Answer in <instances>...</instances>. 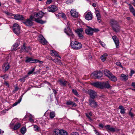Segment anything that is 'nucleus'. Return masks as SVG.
Here are the masks:
<instances>
[{
  "label": "nucleus",
  "instance_id": "nucleus-1",
  "mask_svg": "<svg viewBox=\"0 0 135 135\" xmlns=\"http://www.w3.org/2000/svg\"><path fill=\"white\" fill-rule=\"evenodd\" d=\"M46 13H44L42 11L39 12L37 13H34L33 17L35 19V21L38 23L42 24L45 23L46 22V21H43L39 19L42 18L44 14Z\"/></svg>",
  "mask_w": 135,
  "mask_h": 135
},
{
  "label": "nucleus",
  "instance_id": "nucleus-2",
  "mask_svg": "<svg viewBox=\"0 0 135 135\" xmlns=\"http://www.w3.org/2000/svg\"><path fill=\"white\" fill-rule=\"evenodd\" d=\"M92 85L94 86L101 89H103L105 88L108 89L110 87L107 81L104 82H97L93 83Z\"/></svg>",
  "mask_w": 135,
  "mask_h": 135
},
{
  "label": "nucleus",
  "instance_id": "nucleus-3",
  "mask_svg": "<svg viewBox=\"0 0 135 135\" xmlns=\"http://www.w3.org/2000/svg\"><path fill=\"white\" fill-rule=\"evenodd\" d=\"M18 119L16 118L14 119L10 123V127L14 130L18 129L21 126V124L18 122Z\"/></svg>",
  "mask_w": 135,
  "mask_h": 135
},
{
  "label": "nucleus",
  "instance_id": "nucleus-4",
  "mask_svg": "<svg viewBox=\"0 0 135 135\" xmlns=\"http://www.w3.org/2000/svg\"><path fill=\"white\" fill-rule=\"evenodd\" d=\"M71 47L75 50H78L82 47L81 44L76 41H72L70 44Z\"/></svg>",
  "mask_w": 135,
  "mask_h": 135
},
{
  "label": "nucleus",
  "instance_id": "nucleus-5",
  "mask_svg": "<svg viewBox=\"0 0 135 135\" xmlns=\"http://www.w3.org/2000/svg\"><path fill=\"white\" fill-rule=\"evenodd\" d=\"M13 32L17 35H18L20 33V27L17 24H13Z\"/></svg>",
  "mask_w": 135,
  "mask_h": 135
},
{
  "label": "nucleus",
  "instance_id": "nucleus-6",
  "mask_svg": "<svg viewBox=\"0 0 135 135\" xmlns=\"http://www.w3.org/2000/svg\"><path fill=\"white\" fill-rule=\"evenodd\" d=\"M110 24L112 27L113 29L116 32H118V25L117 22L114 20H111Z\"/></svg>",
  "mask_w": 135,
  "mask_h": 135
},
{
  "label": "nucleus",
  "instance_id": "nucleus-7",
  "mask_svg": "<svg viewBox=\"0 0 135 135\" xmlns=\"http://www.w3.org/2000/svg\"><path fill=\"white\" fill-rule=\"evenodd\" d=\"M103 75L102 72L101 71H95L94 72L91 74V76H94V78H96L99 79L102 77Z\"/></svg>",
  "mask_w": 135,
  "mask_h": 135
},
{
  "label": "nucleus",
  "instance_id": "nucleus-8",
  "mask_svg": "<svg viewBox=\"0 0 135 135\" xmlns=\"http://www.w3.org/2000/svg\"><path fill=\"white\" fill-rule=\"evenodd\" d=\"M38 40L43 45H46L48 42L43 36L41 35L38 36Z\"/></svg>",
  "mask_w": 135,
  "mask_h": 135
},
{
  "label": "nucleus",
  "instance_id": "nucleus-9",
  "mask_svg": "<svg viewBox=\"0 0 135 135\" xmlns=\"http://www.w3.org/2000/svg\"><path fill=\"white\" fill-rule=\"evenodd\" d=\"M94 99H89V105L91 107L96 108L98 106L97 103L94 100Z\"/></svg>",
  "mask_w": 135,
  "mask_h": 135
},
{
  "label": "nucleus",
  "instance_id": "nucleus-10",
  "mask_svg": "<svg viewBox=\"0 0 135 135\" xmlns=\"http://www.w3.org/2000/svg\"><path fill=\"white\" fill-rule=\"evenodd\" d=\"M88 93L90 95V98L89 99H95L97 94L95 91L92 90H89Z\"/></svg>",
  "mask_w": 135,
  "mask_h": 135
},
{
  "label": "nucleus",
  "instance_id": "nucleus-11",
  "mask_svg": "<svg viewBox=\"0 0 135 135\" xmlns=\"http://www.w3.org/2000/svg\"><path fill=\"white\" fill-rule=\"evenodd\" d=\"M54 132H56L57 133L61 135H68L67 132L62 129L59 130L58 129H56L55 130Z\"/></svg>",
  "mask_w": 135,
  "mask_h": 135
},
{
  "label": "nucleus",
  "instance_id": "nucleus-12",
  "mask_svg": "<svg viewBox=\"0 0 135 135\" xmlns=\"http://www.w3.org/2000/svg\"><path fill=\"white\" fill-rule=\"evenodd\" d=\"M71 16L74 18H76L78 17V12L76 11L75 9H73L70 11Z\"/></svg>",
  "mask_w": 135,
  "mask_h": 135
},
{
  "label": "nucleus",
  "instance_id": "nucleus-13",
  "mask_svg": "<svg viewBox=\"0 0 135 135\" xmlns=\"http://www.w3.org/2000/svg\"><path fill=\"white\" fill-rule=\"evenodd\" d=\"M31 50L30 47V46L26 47L25 46V44H23L22 46L21 47V51H24L28 52Z\"/></svg>",
  "mask_w": 135,
  "mask_h": 135
},
{
  "label": "nucleus",
  "instance_id": "nucleus-14",
  "mask_svg": "<svg viewBox=\"0 0 135 135\" xmlns=\"http://www.w3.org/2000/svg\"><path fill=\"white\" fill-rule=\"evenodd\" d=\"M58 82L59 83L60 85L61 86H65L67 83H68V81L65 80L63 78L59 79L58 80Z\"/></svg>",
  "mask_w": 135,
  "mask_h": 135
},
{
  "label": "nucleus",
  "instance_id": "nucleus-15",
  "mask_svg": "<svg viewBox=\"0 0 135 135\" xmlns=\"http://www.w3.org/2000/svg\"><path fill=\"white\" fill-rule=\"evenodd\" d=\"M57 9V7L54 5L50 6L47 8L48 11L50 12H54L56 11Z\"/></svg>",
  "mask_w": 135,
  "mask_h": 135
},
{
  "label": "nucleus",
  "instance_id": "nucleus-16",
  "mask_svg": "<svg viewBox=\"0 0 135 135\" xmlns=\"http://www.w3.org/2000/svg\"><path fill=\"white\" fill-rule=\"evenodd\" d=\"M93 18V16L90 12H88L85 16V19L88 20H92Z\"/></svg>",
  "mask_w": 135,
  "mask_h": 135
},
{
  "label": "nucleus",
  "instance_id": "nucleus-17",
  "mask_svg": "<svg viewBox=\"0 0 135 135\" xmlns=\"http://www.w3.org/2000/svg\"><path fill=\"white\" fill-rule=\"evenodd\" d=\"M85 32L86 34L92 36L93 34V32L92 31V28L90 27H88V28L86 29Z\"/></svg>",
  "mask_w": 135,
  "mask_h": 135
},
{
  "label": "nucleus",
  "instance_id": "nucleus-18",
  "mask_svg": "<svg viewBox=\"0 0 135 135\" xmlns=\"http://www.w3.org/2000/svg\"><path fill=\"white\" fill-rule=\"evenodd\" d=\"M64 32L69 36H70V39L72 38H74V35L73 33L71 30L67 31L66 29L65 28L64 29Z\"/></svg>",
  "mask_w": 135,
  "mask_h": 135
},
{
  "label": "nucleus",
  "instance_id": "nucleus-19",
  "mask_svg": "<svg viewBox=\"0 0 135 135\" xmlns=\"http://www.w3.org/2000/svg\"><path fill=\"white\" fill-rule=\"evenodd\" d=\"M10 67L9 64L8 62L4 64L2 66L3 69L5 71H7Z\"/></svg>",
  "mask_w": 135,
  "mask_h": 135
},
{
  "label": "nucleus",
  "instance_id": "nucleus-20",
  "mask_svg": "<svg viewBox=\"0 0 135 135\" xmlns=\"http://www.w3.org/2000/svg\"><path fill=\"white\" fill-rule=\"evenodd\" d=\"M13 16H14V18L15 20H22L24 19V17L21 15L18 14L14 15Z\"/></svg>",
  "mask_w": 135,
  "mask_h": 135
},
{
  "label": "nucleus",
  "instance_id": "nucleus-21",
  "mask_svg": "<svg viewBox=\"0 0 135 135\" xmlns=\"http://www.w3.org/2000/svg\"><path fill=\"white\" fill-rule=\"evenodd\" d=\"M23 23L27 26H32L33 25L32 22L29 19H28L25 21L23 22Z\"/></svg>",
  "mask_w": 135,
  "mask_h": 135
},
{
  "label": "nucleus",
  "instance_id": "nucleus-22",
  "mask_svg": "<svg viewBox=\"0 0 135 135\" xmlns=\"http://www.w3.org/2000/svg\"><path fill=\"white\" fill-rule=\"evenodd\" d=\"M129 9L130 12L135 17V10L133 6L130 4H129Z\"/></svg>",
  "mask_w": 135,
  "mask_h": 135
},
{
  "label": "nucleus",
  "instance_id": "nucleus-23",
  "mask_svg": "<svg viewBox=\"0 0 135 135\" xmlns=\"http://www.w3.org/2000/svg\"><path fill=\"white\" fill-rule=\"evenodd\" d=\"M49 58H50L49 59L50 60H51L54 62L56 64H60L61 63V60L60 59H52L51 57L50 56H49Z\"/></svg>",
  "mask_w": 135,
  "mask_h": 135
},
{
  "label": "nucleus",
  "instance_id": "nucleus-24",
  "mask_svg": "<svg viewBox=\"0 0 135 135\" xmlns=\"http://www.w3.org/2000/svg\"><path fill=\"white\" fill-rule=\"evenodd\" d=\"M108 78L112 81H115L117 80L116 77L113 75L112 74L108 77Z\"/></svg>",
  "mask_w": 135,
  "mask_h": 135
},
{
  "label": "nucleus",
  "instance_id": "nucleus-25",
  "mask_svg": "<svg viewBox=\"0 0 135 135\" xmlns=\"http://www.w3.org/2000/svg\"><path fill=\"white\" fill-rule=\"evenodd\" d=\"M18 45L19 44L18 43H15L12 47L11 48V50L15 51L16 50Z\"/></svg>",
  "mask_w": 135,
  "mask_h": 135
},
{
  "label": "nucleus",
  "instance_id": "nucleus-26",
  "mask_svg": "<svg viewBox=\"0 0 135 135\" xmlns=\"http://www.w3.org/2000/svg\"><path fill=\"white\" fill-rule=\"evenodd\" d=\"M112 38L115 44L116 47H117L118 46V40H117V37L115 36H114L112 37Z\"/></svg>",
  "mask_w": 135,
  "mask_h": 135
},
{
  "label": "nucleus",
  "instance_id": "nucleus-27",
  "mask_svg": "<svg viewBox=\"0 0 135 135\" xmlns=\"http://www.w3.org/2000/svg\"><path fill=\"white\" fill-rule=\"evenodd\" d=\"M104 73L105 75L108 77L112 74L110 71L107 69L104 70Z\"/></svg>",
  "mask_w": 135,
  "mask_h": 135
},
{
  "label": "nucleus",
  "instance_id": "nucleus-28",
  "mask_svg": "<svg viewBox=\"0 0 135 135\" xmlns=\"http://www.w3.org/2000/svg\"><path fill=\"white\" fill-rule=\"evenodd\" d=\"M119 109H120V113L121 114H124L125 113V109L122 106H119Z\"/></svg>",
  "mask_w": 135,
  "mask_h": 135
},
{
  "label": "nucleus",
  "instance_id": "nucleus-29",
  "mask_svg": "<svg viewBox=\"0 0 135 135\" xmlns=\"http://www.w3.org/2000/svg\"><path fill=\"white\" fill-rule=\"evenodd\" d=\"M33 59L32 58H29L28 57H26L25 62L26 63L29 62L30 63H33Z\"/></svg>",
  "mask_w": 135,
  "mask_h": 135
},
{
  "label": "nucleus",
  "instance_id": "nucleus-30",
  "mask_svg": "<svg viewBox=\"0 0 135 135\" xmlns=\"http://www.w3.org/2000/svg\"><path fill=\"white\" fill-rule=\"evenodd\" d=\"M121 78L123 80L126 81L128 79V77L127 76H126L124 74H122L121 76Z\"/></svg>",
  "mask_w": 135,
  "mask_h": 135
},
{
  "label": "nucleus",
  "instance_id": "nucleus-31",
  "mask_svg": "<svg viewBox=\"0 0 135 135\" xmlns=\"http://www.w3.org/2000/svg\"><path fill=\"white\" fill-rule=\"evenodd\" d=\"M55 116V114L54 112H50L49 115V116L50 118L52 119Z\"/></svg>",
  "mask_w": 135,
  "mask_h": 135
},
{
  "label": "nucleus",
  "instance_id": "nucleus-32",
  "mask_svg": "<svg viewBox=\"0 0 135 135\" xmlns=\"http://www.w3.org/2000/svg\"><path fill=\"white\" fill-rule=\"evenodd\" d=\"M20 131L22 134H24L26 131V128L25 127H23L21 129Z\"/></svg>",
  "mask_w": 135,
  "mask_h": 135
},
{
  "label": "nucleus",
  "instance_id": "nucleus-33",
  "mask_svg": "<svg viewBox=\"0 0 135 135\" xmlns=\"http://www.w3.org/2000/svg\"><path fill=\"white\" fill-rule=\"evenodd\" d=\"M28 76V75H25L22 78H20L19 79V80L21 82L23 83L26 80L25 78L27 77Z\"/></svg>",
  "mask_w": 135,
  "mask_h": 135
},
{
  "label": "nucleus",
  "instance_id": "nucleus-34",
  "mask_svg": "<svg viewBox=\"0 0 135 135\" xmlns=\"http://www.w3.org/2000/svg\"><path fill=\"white\" fill-rule=\"evenodd\" d=\"M58 16H61L62 18L65 19L66 18V15L63 13H59L58 14Z\"/></svg>",
  "mask_w": 135,
  "mask_h": 135
},
{
  "label": "nucleus",
  "instance_id": "nucleus-35",
  "mask_svg": "<svg viewBox=\"0 0 135 135\" xmlns=\"http://www.w3.org/2000/svg\"><path fill=\"white\" fill-rule=\"evenodd\" d=\"M35 67H34L31 70H30L27 73V75H29L32 74L35 70Z\"/></svg>",
  "mask_w": 135,
  "mask_h": 135
},
{
  "label": "nucleus",
  "instance_id": "nucleus-36",
  "mask_svg": "<svg viewBox=\"0 0 135 135\" xmlns=\"http://www.w3.org/2000/svg\"><path fill=\"white\" fill-rule=\"evenodd\" d=\"M72 92L77 96H79V94H78V93L76 90H75L74 89H72Z\"/></svg>",
  "mask_w": 135,
  "mask_h": 135
},
{
  "label": "nucleus",
  "instance_id": "nucleus-37",
  "mask_svg": "<svg viewBox=\"0 0 135 135\" xmlns=\"http://www.w3.org/2000/svg\"><path fill=\"white\" fill-rule=\"evenodd\" d=\"M4 12L7 15L9 16H13L14 15V14L9 12L7 11H5Z\"/></svg>",
  "mask_w": 135,
  "mask_h": 135
},
{
  "label": "nucleus",
  "instance_id": "nucleus-38",
  "mask_svg": "<svg viewBox=\"0 0 135 135\" xmlns=\"http://www.w3.org/2000/svg\"><path fill=\"white\" fill-rule=\"evenodd\" d=\"M21 101V100H20L19 99L18 100V101L17 102H15V103H14V104H13L12 105V106L13 107H14V106H15L18 103H20Z\"/></svg>",
  "mask_w": 135,
  "mask_h": 135
},
{
  "label": "nucleus",
  "instance_id": "nucleus-39",
  "mask_svg": "<svg viewBox=\"0 0 135 135\" xmlns=\"http://www.w3.org/2000/svg\"><path fill=\"white\" fill-rule=\"evenodd\" d=\"M77 33L80 38L82 39L84 38V36L82 34V33H80L78 32V33Z\"/></svg>",
  "mask_w": 135,
  "mask_h": 135
},
{
  "label": "nucleus",
  "instance_id": "nucleus-40",
  "mask_svg": "<svg viewBox=\"0 0 135 135\" xmlns=\"http://www.w3.org/2000/svg\"><path fill=\"white\" fill-rule=\"evenodd\" d=\"M75 32L76 33L79 32L80 33H82L83 32V29L82 28L78 29L77 30L75 31Z\"/></svg>",
  "mask_w": 135,
  "mask_h": 135
},
{
  "label": "nucleus",
  "instance_id": "nucleus-41",
  "mask_svg": "<svg viewBox=\"0 0 135 135\" xmlns=\"http://www.w3.org/2000/svg\"><path fill=\"white\" fill-rule=\"evenodd\" d=\"M55 0H47L46 2V4L48 5L50 4L52 2H53L55 1Z\"/></svg>",
  "mask_w": 135,
  "mask_h": 135
},
{
  "label": "nucleus",
  "instance_id": "nucleus-42",
  "mask_svg": "<svg viewBox=\"0 0 135 135\" xmlns=\"http://www.w3.org/2000/svg\"><path fill=\"white\" fill-rule=\"evenodd\" d=\"M54 57H58L60 59H61V57L59 55V54H58L57 52L56 51H55V52L54 54Z\"/></svg>",
  "mask_w": 135,
  "mask_h": 135
},
{
  "label": "nucleus",
  "instance_id": "nucleus-43",
  "mask_svg": "<svg viewBox=\"0 0 135 135\" xmlns=\"http://www.w3.org/2000/svg\"><path fill=\"white\" fill-rule=\"evenodd\" d=\"M73 103V102L70 100L67 101L66 104L67 105H71Z\"/></svg>",
  "mask_w": 135,
  "mask_h": 135
},
{
  "label": "nucleus",
  "instance_id": "nucleus-44",
  "mask_svg": "<svg viewBox=\"0 0 135 135\" xmlns=\"http://www.w3.org/2000/svg\"><path fill=\"white\" fill-rule=\"evenodd\" d=\"M34 128L35 131H39V128L37 126L35 125Z\"/></svg>",
  "mask_w": 135,
  "mask_h": 135
},
{
  "label": "nucleus",
  "instance_id": "nucleus-45",
  "mask_svg": "<svg viewBox=\"0 0 135 135\" xmlns=\"http://www.w3.org/2000/svg\"><path fill=\"white\" fill-rule=\"evenodd\" d=\"M1 77L3 78V79L5 80H6L8 77V76L5 74L4 75L2 76H1Z\"/></svg>",
  "mask_w": 135,
  "mask_h": 135
},
{
  "label": "nucleus",
  "instance_id": "nucleus-46",
  "mask_svg": "<svg viewBox=\"0 0 135 135\" xmlns=\"http://www.w3.org/2000/svg\"><path fill=\"white\" fill-rule=\"evenodd\" d=\"M67 28L68 30V31H70L71 30L70 28V23L69 22H68L67 23Z\"/></svg>",
  "mask_w": 135,
  "mask_h": 135
},
{
  "label": "nucleus",
  "instance_id": "nucleus-47",
  "mask_svg": "<svg viewBox=\"0 0 135 135\" xmlns=\"http://www.w3.org/2000/svg\"><path fill=\"white\" fill-rule=\"evenodd\" d=\"M100 58L101 60L103 62L105 61L106 59V57L102 55L100 57Z\"/></svg>",
  "mask_w": 135,
  "mask_h": 135
},
{
  "label": "nucleus",
  "instance_id": "nucleus-48",
  "mask_svg": "<svg viewBox=\"0 0 135 135\" xmlns=\"http://www.w3.org/2000/svg\"><path fill=\"white\" fill-rule=\"evenodd\" d=\"M86 115L88 119L90 120V121H93V120L91 118V117L88 114L86 113Z\"/></svg>",
  "mask_w": 135,
  "mask_h": 135
},
{
  "label": "nucleus",
  "instance_id": "nucleus-49",
  "mask_svg": "<svg viewBox=\"0 0 135 135\" xmlns=\"http://www.w3.org/2000/svg\"><path fill=\"white\" fill-rule=\"evenodd\" d=\"M86 115L88 119L90 120V121H93V120L91 118V117L88 114L86 113Z\"/></svg>",
  "mask_w": 135,
  "mask_h": 135
},
{
  "label": "nucleus",
  "instance_id": "nucleus-50",
  "mask_svg": "<svg viewBox=\"0 0 135 135\" xmlns=\"http://www.w3.org/2000/svg\"><path fill=\"white\" fill-rule=\"evenodd\" d=\"M132 109V108L131 109V110L129 112V115H130L131 117L132 118L134 116V114H133L131 112Z\"/></svg>",
  "mask_w": 135,
  "mask_h": 135
},
{
  "label": "nucleus",
  "instance_id": "nucleus-51",
  "mask_svg": "<svg viewBox=\"0 0 135 135\" xmlns=\"http://www.w3.org/2000/svg\"><path fill=\"white\" fill-rule=\"evenodd\" d=\"M73 2V0H67L66 2V3L67 4H70Z\"/></svg>",
  "mask_w": 135,
  "mask_h": 135
},
{
  "label": "nucleus",
  "instance_id": "nucleus-52",
  "mask_svg": "<svg viewBox=\"0 0 135 135\" xmlns=\"http://www.w3.org/2000/svg\"><path fill=\"white\" fill-rule=\"evenodd\" d=\"M93 32H97L99 31V30L97 28H92Z\"/></svg>",
  "mask_w": 135,
  "mask_h": 135
},
{
  "label": "nucleus",
  "instance_id": "nucleus-53",
  "mask_svg": "<svg viewBox=\"0 0 135 135\" xmlns=\"http://www.w3.org/2000/svg\"><path fill=\"white\" fill-rule=\"evenodd\" d=\"M99 42L100 44L103 47L104 46H105V44L104 42L101 41L100 40H99Z\"/></svg>",
  "mask_w": 135,
  "mask_h": 135
},
{
  "label": "nucleus",
  "instance_id": "nucleus-54",
  "mask_svg": "<svg viewBox=\"0 0 135 135\" xmlns=\"http://www.w3.org/2000/svg\"><path fill=\"white\" fill-rule=\"evenodd\" d=\"M96 16L97 17V19L101 18V16L99 13H96Z\"/></svg>",
  "mask_w": 135,
  "mask_h": 135
},
{
  "label": "nucleus",
  "instance_id": "nucleus-55",
  "mask_svg": "<svg viewBox=\"0 0 135 135\" xmlns=\"http://www.w3.org/2000/svg\"><path fill=\"white\" fill-rule=\"evenodd\" d=\"M135 73V71L133 70H131V71L130 74V76H132Z\"/></svg>",
  "mask_w": 135,
  "mask_h": 135
},
{
  "label": "nucleus",
  "instance_id": "nucleus-56",
  "mask_svg": "<svg viewBox=\"0 0 135 135\" xmlns=\"http://www.w3.org/2000/svg\"><path fill=\"white\" fill-rule=\"evenodd\" d=\"M109 130L111 132H113L115 131V129L114 128L110 127L109 128Z\"/></svg>",
  "mask_w": 135,
  "mask_h": 135
},
{
  "label": "nucleus",
  "instance_id": "nucleus-57",
  "mask_svg": "<svg viewBox=\"0 0 135 135\" xmlns=\"http://www.w3.org/2000/svg\"><path fill=\"white\" fill-rule=\"evenodd\" d=\"M4 84L5 85L8 87H9V85L8 83L6 81H4Z\"/></svg>",
  "mask_w": 135,
  "mask_h": 135
},
{
  "label": "nucleus",
  "instance_id": "nucleus-58",
  "mask_svg": "<svg viewBox=\"0 0 135 135\" xmlns=\"http://www.w3.org/2000/svg\"><path fill=\"white\" fill-rule=\"evenodd\" d=\"M71 135H79V134L78 133L75 132L72 133Z\"/></svg>",
  "mask_w": 135,
  "mask_h": 135
},
{
  "label": "nucleus",
  "instance_id": "nucleus-59",
  "mask_svg": "<svg viewBox=\"0 0 135 135\" xmlns=\"http://www.w3.org/2000/svg\"><path fill=\"white\" fill-rule=\"evenodd\" d=\"M26 92H25V93H23L21 95L19 99L20 100H21L22 99V98L24 95V94L26 93Z\"/></svg>",
  "mask_w": 135,
  "mask_h": 135
},
{
  "label": "nucleus",
  "instance_id": "nucleus-60",
  "mask_svg": "<svg viewBox=\"0 0 135 135\" xmlns=\"http://www.w3.org/2000/svg\"><path fill=\"white\" fill-rule=\"evenodd\" d=\"M94 132L96 135H100L99 132L96 130H94Z\"/></svg>",
  "mask_w": 135,
  "mask_h": 135
},
{
  "label": "nucleus",
  "instance_id": "nucleus-61",
  "mask_svg": "<svg viewBox=\"0 0 135 135\" xmlns=\"http://www.w3.org/2000/svg\"><path fill=\"white\" fill-rule=\"evenodd\" d=\"M39 60H38L37 59H33V63L35 62H39Z\"/></svg>",
  "mask_w": 135,
  "mask_h": 135
},
{
  "label": "nucleus",
  "instance_id": "nucleus-62",
  "mask_svg": "<svg viewBox=\"0 0 135 135\" xmlns=\"http://www.w3.org/2000/svg\"><path fill=\"white\" fill-rule=\"evenodd\" d=\"M19 89V88L17 87H16L15 88V89L13 90V91H18Z\"/></svg>",
  "mask_w": 135,
  "mask_h": 135
},
{
  "label": "nucleus",
  "instance_id": "nucleus-63",
  "mask_svg": "<svg viewBox=\"0 0 135 135\" xmlns=\"http://www.w3.org/2000/svg\"><path fill=\"white\" fill-rule=\"evenodd\" d=\"M105 127L108 130L109 129V128H110V126L109 125H107L105 126Z\"/></svg>",
  "mask_w": 135,
  "mask_h": 135
},
{
  "label": "nucleus",
  "instance_id": "nucleus-64",
  "mask_svg": "<svg viewBox=\"0 0 135 135\" xmlns=\"http://www.w3.org/2000/svg\"><path fill=\"white\" fill-rule=\"evenodd\" d=\"M131 86L134 88H135V82H132L131 84Z\"/></svg>",
  "mask_w": 135,
  "mask_h": 135
}]
</instances>
